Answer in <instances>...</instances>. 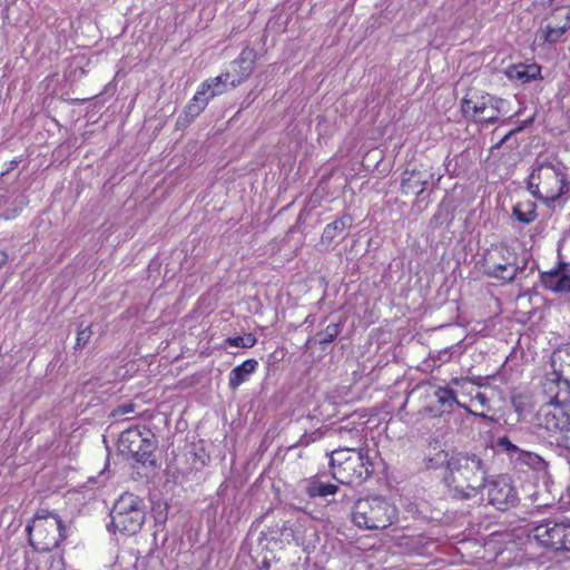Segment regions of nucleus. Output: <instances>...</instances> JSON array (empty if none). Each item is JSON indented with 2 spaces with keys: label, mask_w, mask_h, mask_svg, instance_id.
I'll return each mask as SVG.
<instances>
[{
  "label": "nucleus",
  "mask_w": 570,
  "mask_h": 570,
  "mask_svg": "<svg viewBox=\"0 0 570 570\" xmlns=\"http://www.w3.org/2000/svg\"><path fill=\"white\" fill-rule=\"evenodd\" d=\"M489 471L481 453L452 448L450 472L443 473L442 482L452 498L469 500L487 485Z\"/></svg>",
  "instance_id": "nucleus-1"
},
{
  "label": "nucleus",
  "mask_w": 570,
  "mask_h": 570,
  "mask_svg": "<svg viewBox=\"0 0 570 570\" xmlns=\"http://www.w3.org/2000/svg\"><path fill=\"white\" fill-rule=\"evenodd\" d=\"M568 167L556 156L537 157L528 177V189L551 209H561L570 198Z\"/></svg>",
  "instance_id": "nucleus-2"
},
{
  "label": "nucleus",
  "mask_w": 570,
  "mask_h": 570,
  "mask_svg": "<svg viewBox=\"0 0 570 570\" xmlns=\"http://www.w3.org/2000/svg\"><path fill=\"white\" fill-rule=\"evenodd\" d=\"M559 395L556 402L542 405L535 414L534 428L538 436L551 448H554L559 456L570 454V414L559 403ZM568 402L567 399L562 403Z\"/></svg>",
  "instance_id": "nucleus-3"
},
{
  "label": "nucleus",
  "mask_w": 570,
  "mask_h": 570,
  "mask_svg": "<svg viewBox=\"0 0 570 570\" xmlns=\"http://www.w3.org/2000/svg\"><path fill=\"white\" fill-rule=\"evenodd\" d=\"M379 454L368 449H337L331 453L332 476L342 484L363 483L375 472Z\"/></svg>",
  "instance_id": "nucleus-4"
},
{
  "label": "nucleus",
  "mask_w": 570,
  "mask_h": 570,
  "mask_svg": "<svg viewBox=\"0 0 570 570\" xmlns=\"http://www.w3.org/2000/svg\"><path fill=\"white\" fill-rule=\"evenodd\" d=\"M354 525L363 530H384L397 521L399 511L385 497L374 494L357 499L351 511Z\"/></svg>",
  "instance_id": "nucleus-5"
},
{
  "label": "nucleus",
  "mask_w": 570,
  "mask_h": 570,
  "mask_svg": "<svg viewBox=\"0 0 570 570\" xmlns=\"http://www.w3.org/2000/svg\"><path fill=\"white\" fill-rule=\"evenodd\" d=\"M157 448V438L147 425L129 426L121 432L118 439L120 455L153 470L158 466L155 454Z\"/></svg>",
  "instance_id": "nucleus-6"
},
{
  "label": "nucleus",
  "mask_w": 570,
  "mask_h": 570,
  "mask_svg": "<svg viewBox=\"0 0 570 570\" xmlns=\"http://www.w3.org/2000/svg\"><path fill=\"white\" fill-rule=\"evenodd\" d=\"M30 546L39 552L57 549L67 538L66 527L57 513L40 509L32 521L27 524Z\"/></svg>",
  "instance_id": "nucleus-7"
},
{
  "label": "nucleus",
  "mask_w": 570,
  "mask_h": 570,
  "mask_svg": "<svg viewBox=\"0 0 570 570\" xmlns=\"http://www.w3.org/2000/svg\"><path fill=\"white\" fill-rule=\"evenodd\" d=\"M111 522L109 530L134 535L145 523L146 504L140 497L125 492L114 503L110 511Z\"/></svg>",
  "instance_id": "nucleus-8"
},
{
  "label": "nucleus",
  "mask_w": 570,
  "mask_h": 570,
  "mask_svg": "<svg viewBox=\"0 0 570 570\" xmlns=\"http://www.w3.org/2000/svg\"><path fill=\"white\" fill-rule=\"evenodd\" d=\"M483 273L492 278L504 282H512L518 276H522L528 267L527 263L522 266L517 264V254L508 245L500 243L491 245L482 258Z\"/></svg>",
  "instance_id": "nucleus-9"
},
{
  "label": "nucleus",
  "mask_w": 570,
  "mask_h": 570,
  "mask_svg": "<svg viewBox=\"0 0 570 570\" xmlns=\"http://www.w3.org/2000/svg\"><path fill=\"white\" fill-rule=\"evenodd\" d=\"M533 539L553 551H570V522L544 520L531 529Z\"/></svg>",
  "instance_id": "nucleus-10"
},
{
  "label": "nucleus",
  "mask_w": 570,
  "mask_h": 570,
  "mask_svg": "<svg viewBox=\"0 0 570 570\" xmlns=\"http://www.w3.org/2000/svg\"><path fill=\"white\" fill-rule=\"evenodd\" d=\"M487 484L488 502L497 510L505 512L519 504L520 498L511 476L501 474Z\"/></svg>",
  "instance_id": "nucleus-11"
},
{
  "label": "nucleus",
  "mask_w": 570,
  "mask_h": 570,
  "mask_svg": "<svg viewBox=\"0 0 570 570\" xmlns=\"http://www.w3.org/2000/svg\"><path fill=\"white\" fill-rule=\"evenodd\" d=\"M544 288L559 294L570 293V266L560 262L557 267L540 274Z\"/></svg>",
  "instance_id": "nucleus-12"
},
{
  "label": "nucleus",
  "mask_w": 570,
  "mask_h": 570,
  "mask_svg": "<svg viewBox=\"0 0 570 570\" xmlns=\"http://www.w3.org/2000/svg\"><path fill=\"white\" fill-rule=\"evenodd\" d=\"M257 53L254 48L245 47L237 59L232 62V67L237 77L230 80V88H236L246 80L254 71Z\"/></svg>",
  "instance_id": "nucleus-13"
},
{
  "label": "nucleus",
  "mask_w": 570,
  "mask_h": 570,
  "mask_svg": "<svg viewBox=\"0 0 570 570\" xmlns=\"http://www.w3.org/2000/svg\"><path fill=\"white\" fill-rule=\"evenodd\" d=\"M429 177L425 171L406 168L401 175V193L421 195L426 189Z\"/></svg>",
  "instance_id": "nucleus-14"
},
{
  "label": "nucleus",
  "mask_w": 570,
  "mask_h": 570,
  "mask_svg": "<svg viewBox=\"0 0 570 570\" xmlns=\"http://www.w3.org/2000/svg\"><path fill=\"white\" fill-rule=\"evenodd\" d=\"M434 396L438 403L440 404V415H442L443 413H450L453 406L458 405L469 411L470 414L476 415L484 420H493L492 417H489L484 413L472 412L466 405L461 404L456 397L455 392L449 386H439L434 391Z\"/></svg>",
  "instance_id": "nucleus-15"
},
{
  "label": "nucleus",
  "mask_w": 570,
  "mask_h": 570,
  "mask_svg": "<svg viewBox=\"0 0 570 570\" xmlns=\"http://www.w3.org/2000/svg\"><path fill=\"white\" fill-rule=\"evenodd\" d=\"M208 99L204 91L197 90L191 100L184 108L183 114L177 119V126H188L205 109Z\"/></svg>",
  "instance_id": "nucleus-16"
},
{
  "label": "nucleus",
  "mask_w": 570,
  "mask_h": 570,
  "mask_svg": "<svg viewBox=\"0 0 570 570\" xmlns=\"http://www.w3.org/2000/svg\"><path fill=\"white\" fill-rule=\"evenodd\" d=\"M504 73L510 80H518L521 83H527L541 78V67L537 63H517L509 66Z\"/></svg>",
  "instance_id": "nucleus-17"
},
{
  "label": "nucleus",
  "mask_w": 570,
  "mask_h": 570,
  "mask_svg": "<svg viewBox=\"0 0 570 570\" xmlns=\"http://www.w3.org/2000/svg\"><path fill=\"white\" fill-rule=\"evenodd\" d=\"M258 362L255 358H247L242 364L235 366L228 375V387L232 391L237 390L249 376L257 370Z\"/></svg>",
  "instance_id": "nucleus-18"
},
{
  "label": "nucleus",
  "mask_w": 570,
  "mask_h": 570,
  "mask_svg": "<svg viewBox=\"0 0 570 570\" xmlns=\"http://www.w3.org/2000/svg\"><path fill=\"white\" fill-rule=\"evenodd\" d=\"M305 482V493L311 499L327 498L328 495H334L338 491V485L323 481L320 475H314Z\"/></svg>",
  "instance_id": "nucleus-19"
},
{
  "label": "nucleus",
  "mask_w": 570,
  "mask_h": 570,
  "mask_svg": "<svg viewBox=\"0 0 570 570\" xmlns=\"http://www.w3.org/2000/svg\"><path fill=\"white\" fill-rule=\"evenodd\" d=\"M353 218L351 215H343L334 222L327 224L321 236V243L330 246L333 240L352 226Z\"/></svg>",
  "instance_id": "nucleus-20"
},
{
  "label": "nucleus",
  "mask_w": 570,
  "mask_h": 570,
  "mask_svg": "<svg viewBox=\"0 0 570 570\" xmlns=\"http://www.w3.org/2000/svg\"><path fill=\"white\" fill-rule=\"evenodd\" d=\"M424 466L428 470L443 469L444 473L450 472V463H452V449L439 450L429 453L423 460Z\"/></svg>",
  "instance_id": "nucleus-21"
},
{
  "label": "nucleus",
  "mask_w": 570,
  "mask_h": 570,
  "mask_svg": "<svg viewBox=\"0 0 570 570\" xmlns=\"http://www.w3.org/2000/svg\"><path fill=\"white\" fill-rule=\"evenodd\" d=\"M512 215L518 222L528 225L538 217L537 204L530 199L519 202L513 206Z\"/></svg>",
  "instance_id": "nucleus-22"
},
{
  "label": "nucleus",
  "mask_w": 570,
  "mask_h": 570,
  "mask_svg": "<svg viewBox=\"0 0 570 570\" xmlns=\"http://www.w3.org/2000/svg\"><path fill=\"white\" fill-rule=\"evenodd\" d=\"M454 218L453 207L450 200L442 199L438 205L436 212L430 219V226L432 228H439L441 225L446 224L448 226Z\"/></svg>",
  "instance_id": "nucleus-23"
},
{
  "label": "nucleus",
  "mask_w": 570,
  "mask_h": 570,
  "mask_svg": "<svg viewBox=\"0 0 570 570\" xmlns=\"http://www.w3.org/2000/svg\"><path fill=\"white\" fill-rule=\"evenodd\" d=\"M489 100V115L479 118L476 121L488 125H494L499 120V115L504 114L505 106L508 105V101L503 98H499L495 96H491V98H488Z\"/></svg>",
  "instance_id": "nucleus-24"
},
{
  "label": "nucleus",
  "mask_w": 570,
  "mask_h": 570,
  "mask_svg": "<svg viewBox=\"0 0 570 570\" xmlns=\"http://www.w3.org/2000/svg\"><path fill=\"white\" fill-rule=\"evenodd\" d=\"M341 323H330L324 330L317 332L313 337H309L307 343H316L325 350L326 345L332 343L341 333Z\"/></svg>",
  "instance_id": "nucleus-25"
},
{
  "label": "nucleus",
  "mask_w": 570,
  "mask_h": 570,
  "mask_svg": "<svg viewBox=\"0 0 570 570\" xmlns=\"http://www.w3.org/2000/svg\"><path fill=\"white\" fill-rule=\"evenodd\" d=\"M517 463L528 465L535 471H543L547 469L548 463L539 454L523 450L520 458L515 460Z\"/></svg>",
  "instance_id": "nucleus-26"
},
{
  "label": "nucleus",
  "mask_w": 570,
  "mask_h": 570,
  "mask_svg": "<svg viewBox=\"0 0 570 570\" xmlns=\"http://www.w3.org/2000/svg\"><path fill=\"white\" fill-rule=\"evenodd\" d=\"M497 448L505 453L511 460L515 461L520 458L521 452L523 451L518 445L511 442L508 436H500L497 440Z\"/></svg>",
  "instance_id": "nucleus-27"
},
{
  "label": "nucleus",
  "mask_w": 570,
  "mask_h": 570,
  "mask_svg": "<svg viewBox=\"0 0 570 570\" xmlns=\"http://www.w3.org/2000/svg\"><path fill=\"white\" fill-rule=\"evenodd\" d=\"M568 30L561 24L547 26L543 30V39L546 42L556 43Z\"/></svg>",
  "instance_id": "nucleus-28"
},
{
  "label": "nucleus",
  "mask_w": 570,
  "mask_h": 570,
  "mask_svg": "<svg viewBox=\"0 0 570 570\" xmlns=\"http://www.w3.org/2000/svg\"><path fill=\"white\" fill-rule=\"evenodd\" d=\"M91 335H92L91 325L83 326V324L81 323L77 331L76 344H75L73 348L76 351L82 350L89 342Z\"/></svg>",
  "instance_id": "nucleus-29"
},
{
  "label": "nucleus",
  "mask_w": 570,
  "mask_h": 570,
  "mask_svg": "<svg viewBox=\"0 0 570 570\" xmlns=\"http://www.w3.org/2000/svg\"><path fill=\"white\" fill-rule=\"evenodd\" d=\"M199 91H204V94L206 95L207 99H212L213 97L217 96V95H222L223 92H225L227 89L225 88V85H216L214 81H212L210 79L209 80H206L204 81L200 87L198 88Z\"/></svg>",
  "instance_id": "nucleus-30"
},
{
  "label": "nucleus",
  "mask_w": 570,
  "mask_h": 570,
  "mask_svg": "<svg viewBox=\"0 0 570 570\" xmlns=\"http://www.w3.org/2000/svg\"><path fill=\"white\" fill-rule=\"evenodd\" d=\"M491 96L492 95L490 94H482L480 96L474 94V104L472 106L473 116L482 117V115L489 109L488 98H491Z\"/></svg>",
  "instance_id": "nucleus-31"
},
{
  "label": "nucleus",
  "mask_w": 570,
  "mask_h": 570,
  "mask_svg": "<svg viewBox=\"0 0 570 570\" xmlns=\"http://www.w3.org/2000/svg\"><path fill=\"white\" fill-rule=\"evenodd\" d=\"M278 535V539L289 541L295 538L293 525L289 521H283L282 525H276V530L272 531Z\"/></svg>",
  "instance_id": "nucleus-32"
},
{
  "label": "nucleus",
  "mask_w": 570,
  "mask_h": 570,
  "mask_svg": "<svg viewBox=\"0 0 570 570\" xmlns=\"http://www.w3.org/2000/svg\"><path fill=\"white\" fill-rule=\"evenodd\" d=\"M321 438H322V432L320 430H315L311 433H304L299 438V440L296 442L295 446H307Z\"/></svg>",
  "instance_id": "nucleus-33"
},
{
  "label": "nucleus",
  "mask_w": 570,
  "mask_h": 570,
  "mask_svg": "<svg viewBox=\"0 0 570 570\" xmlns=\"http://www.w3.org/2000/svg\"><path fill=\"white\" fill-rule=\"evenodd\" d=\"M474 104V95L470 96L466 94L465 97L461 100V111L464 117H468L472 114V106Z\"/></svg>",
  "instance_id": "nucleus-34"
},
{
  "label": "nucleus",
  "mask_w": 570,
  "mask_h": 570,
  "mask_svg": "<svg viewBox=\"0 0 570 570\" xmlns=\"http://www.w3.org/2000/svg\"><path fill=\"white\" fill-rule=\"evenodd\" d=\"M48 562L49 570H63L65 568L63 558L61 556H50Z\"/></svg>",
  "instance_id": "nucleus-35"
},
{
  "label": "nucleus",
  "mask_w": 570,
  "mask_h": 570,
  "mask_svg": "<svg viewBox=\"0 0 570 570\" xmlns=\"http://www.w3.org/2000/svg\"><path fill=\"white\" fill-rule=\"evenodd\" d=\"M234 77H232L230 72L222 73L215 78H212L210 80L214 81L216 85H225V88L227 89L228 85L230 86V80Z\"/></svg>",
  "instance_id": "nucleus-36"
},
{
  "label": "nucleus",
  "mask_w": 570,
  "mask_h": 570,
  "mask_svg": "<svg viewBox=\"0 0 570 570\" xmlns=\"http://www.w3.org/2000/svg\"><path fill=\"white\" fill-rule=\"evenodd\" d=\"M242 340L244 341L243 348L253 347L257 342V338L250 333L242 336Z\"/></svg>",
  "instance_id": "nucleus-37"
},
{
  "label": "nucleus",
  "mask_w": 570,
  "mask_h": 570,
  "mask_svg": "<svg viewBox=\"0 0 570 570\" xmlns=\"http://www.w3.org/2000/svg\"><path fill=\"white\" fill-rule=\"evenodd\" d=\"M534 120V116L525 119V120H522L515 128H513V132H521L522 130H524L527 127H529L530 125H532Z\"/></svg>",
  "instance_id": "nucleus-38"
},
{
  "label": "nucleus",
  "mask_w": 570,
  "mask_h": 570,
  "mask_svg": "<svg viewBox=\"0 0 570 570\" xmlns=\"http://www.w3.org/2000/svg\"><path fill=\"white\" fill-rule=\"evenodd\" d=\"M225 342L229 346H235V347H242L243 348L244 341L242 340V336L228 337V338H226Z\"/></svg>",
  "instance_id": "nucleus-39"
},
{
  "label": "nucleus",
  "mask_w": 570,
  "mask_h": 570,
  "mask_svg": "<svg viewBox=\"0 0 570 570\" xmlns=\"http://www.w3.org/2000/svg\"><path fill=\"white\" fill-rule=\"evenodd\" d=\"M19 164H20L19 158H16V159H12L11 161H9L7 168L1 173V176L8 175L10 171H12L14 168H17Z\"/></svg>",
  "instance_id": "nucleus-40"
},
{
  "label": "nucleus",
  "mask_w": 570,
  "mask_h": 570,
  "mask_svg": "<svg viewBox=\"0 0 570 570\" xmlns=\"http://www.w3.org/2000/svg\"><path fill=\"white\" fill-rule=\"evenodd\" d=\"M517 132H513V129H511L508 134H505L499 142L495 144L494 148H500L503 146L512 136H514Z\"/></svg>",
  "instance_id": "nucleus-41"
},
{
  "label": "nucleus",
  "mask_w": 570,
  "mask_h": 570,
  "mask_svg": "<svg viewBox=\"0 0 570 570\" xmlns=\"http://www.w3.org/2000/svg\"><path fill=\"white\" fill-rule=\"evenodd\" d=\"M512 404L515 409V411L521 414L522 411H523V402H522V399L521 397H513L512 399Z\"/></svg>",
  "instance_id": "nucleus-42"
},
{
  "label": "nucleus",
  "mask_w": 570,
  "mask_h": 570,
  "mask_svg": "<svg viewBox=\"0 0 570 570\" xmlns=\"http://www.w3.org/2000/svg\"><path fill=\"white\" fill-rule=\"evenodd\" d=\"M118 411L121 413V414H127V413H131L134 411V404H124L121 406H119Z\"/></svg>",
  "instance_id": "nucleus-43"
},
{
  "label": "nucleus",
  "mask_w": 570,
  "mask_h": 570,
  "mask_svg": "<svg viewBox=\"0 0 570 570\" xmlns=\"http://www.w3.org/2000/svg\"><path fill=\"white\" fill-rule=\"evenodd\" d=\"M8 263V254L0 250V268Z\"/></svg>",
  "instance_id": "nucleus-44"
},
{
  "label": "nucleus",
  "mask_w": 570,
  "mask_h": 570,
  "mask_svg": "<svg viewBox=\"0 0 570 570\" xmlns=\"http://www.w3.org/2000/svg\"><path fill=\"white\" fill-rule=\"evenodd\" d=\"M567 30L570 29V9L564 14V23L562 24Z\"/></svg>",
  "instance_id": "nucleus-45"
},
{
  "label": "nucleus",
  "mask_w": 570,
  "mask_h": 570,
  "mask_svg": "<svg viewBox=\"0 0 570 570\" xmlns=\"http://www.w3.org/2000/svg\"><path fill=\"white\" fill-rule=\"evenodd\" d=\"M468 379L465 377H454L451 380V383L454 384V385H460L462 382H466Z\"/></svg>",
  "instance_id": "nucleus-46"
},
{
  "label": "nucleus",
  "mask_w": 570,
  "mask_h": 570,
  "mask_svg": "<svg viewBox=\"0 0 570 570\" xmlns=\"http://www.w3.org/2000/svg\"><path fill=\"white\" fill-rule=\"evenodd\" d=\"M476 399H478L481 403H484V402H485V400H487L485 395H484V394H482V393H478V394H476Z\"/></svg>",
  "instance_id": "nucleus-47"
},
{
  "label": "nucleus",
  "mask_w": 570,
  "mask_h": 570,
  "mask_svg": "<svg viewBox=\"0 0 570 570\" xmlns=\"http://www.w3.org/2000/svg\"><path fill=\"white\" fill-rule=\"evenodd\" d=\"M556 375L558 376V383H559V384H560V383H563L566 386H570V383H569V381H568V380H563V381H561V379H560L559 374H558V373H556Z\"/></svg>",
  "instance_id": "nucleus-48"
},
{
  "label": "nucleus",
  "mask_w": 570,
  "mask_h": 570,
  "mask_svg": "<svg viewBox=\"0 0 570 570\" xmlns=\"http://www.w3.org/2000/svg\"><path fill=\"white\" fill-rule=\"evenodd\" d=\"M263 568H265V569H268V568H269V563H268V561H266V560H265V561H263V563H262V569H263Z\"/></svg>",
  "instance_id": "nucleus-49"
},
{
  "label": "nucleus",
  "mask_w": 570,
  "mask_h": 570,
  "mask_svg": "<svg viewBox=\"0 0 570 570\" xmlns=\"http://www.w3.org/2000/svg\"><path fill=\"white\" fill-rule=\"evenodd\" d=\"M535 266H537V265H535V263L533 262V263H532V265H531V267H530V273H533V271H534Z\"/></svg>",
  "instance_id": "nucleus-50"
},
{
  "label": "nucleus",
  "mask_w": 570,
  "mask_h": 570,
  "mask_svg": "<svg viewBox=\"0 0 570 570\" xmlns=\"http://www.w3.org/2000/svg\"><path fill=\"white\" fill-rule=\"evenodd\" d=\"M4 217H6L7 219H9V218L13 217V215H10V214L6 213V214H4Z\"/></svg>",
  "instance_id": "nucleus-51"
},
{
  "label": "nucleus",
  "mask_w": 570,
  "mask_h": 570,
  "mask_svg": "<svg viewBox=\"0 0 570 570\" xmlns=\"http://www.w3.org/2000/svg\"><path fill=\"white\" fill-rule=\"evenodd\" d=\"M160 513L156 517V521H159L160 519Z\"/></svg>",
  "instance_id": "nucleus-52"
}]
</instances>
